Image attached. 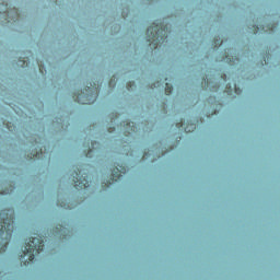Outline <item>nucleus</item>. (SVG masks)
<instances>
[{
  "label": "nucleus",
  "mask_w": 280,
  "mask_h": 280,
  "mask_svg": "<svg viewBox=\"0 0 280 280\" xmlns=\"http://www.w3.org/2000/svg\"><path fill=\"white\" fill-rule=\"evenodd\" d=\"M98 95V88L88 86V89H85L84 91H81L80 93H74L73 100L74 102H78V104H94Z\"/></svg>",
  "instance_id": "4"
},
{
  "label": "nucleus",
  "mask_w": 280,
  "mask_h": 280,
  "mask_svg": "<svg viewBox=\"0 0 280 280\" xmlns=\"http://www.w3.org/2000/svg\"><path fill=\"white\" fill-rule=\"evenodd\" d=\"M222 38H220V36H217L214 39H213V47H215V49H218V47H220L222 45Z\"/></svg>",
  "instance_id": "11"
},
{
  "label": "nucleus",
  "mask_w": 280,
  "mask_h": 280,
  "mask_svg": "<svg viewBox=\"0 0 280 280\" xmlns=\"http://www.w3.org/2000/svg\"><path fill=\"white\" fill-rule=\"evenodd\" d=\"M132 88H135V82H128L127 83L128 91H130Z\"/></svg>",
  "instance_id": "15"
},
{
  "label": "nucleus",
  "mask_w": 280,
  "mask_h": 280,
  "mask_svg": "<svg viewBox=\"0 0 280 280\" xmlns=\"http://www.w3.org/2000/svg\"><path fill=\"white\" fill-rule=\"evenodd\" d=\"M7 128H10V125H7Z\"/></svg>",
  "instance_id": "25"
},
{
  "label": "nucleus",
  "mask_w": 280,
  "mask_h": 280,
  "mask_svg": "<svg viewBox=\"0 0 280 280\" xmlns=\"http://www.w3.org/2000/svg\"><path fill=\"white\" fill-rule=\"evenodd\" d=\"M71 176L75 189H89V176H83L82 170L77 167V171L72 172Z\"/></svg>",
  "instance_id": "5"
},
{
  "label": "nucleus",
  "mask_w": 280,
  "mask_h": 280,
  "mask_svg": "<svg viewBox=\"0 0 280 280\" xmlns=\"http://www.w3.org/2000/svg\"><path fill=\"white\" fill-rule=\"evenodd\" d=\"M223 60H226V62H233V60H231V59L229 58V55H225V56L223 57Z\"/></svg>",
  "instance_id": "19"
},
{
  "label": "nucleus",
  "mask_w": 280,
  "mask_h": 280,
  "mask_svg": "<svg viewBox=\"0 0 280 280\" xmlns=\"http://www.w3.org/2000/svg\"><path fill=\"white\" fill-rule=\"evenodd\" d=\"M60 226V229H62V225H59Z\"/></svg>",
  "instance_id": "26"
},
{
  "label": "nucleus",
  "mask_w": 280,
  "mask_h": 280,
  "mask_svg": "<svg viewBox=\"0 0 280 280\" xmlns=\"http://www.w3.org/2000/svg\"><path fill=\"white\" fill-rule=\"evenodd\" d=\"M100 149V144L97 141H92L91 142V148H89L88 152L85 153V156L88 159H91V156H93V150H97Z\"/></svg>",
  "instance_id": "9"
},
{
  "label": "nucleus",
  "mask_w": 280,
  "mask_h": 280,
  "mask_svg": "<svg viewBox=\"0 0 280 280\" xmlns=\"http://www.w3.org/2000/svg\"><path fill=\"white\" fill-rule=\"evenodd\" d=\"M108 132H115V127L108 129Z\"/></svg>",
  "instance_id": "22"
},
{
  "label": "nucleus",
  "mask_w": 280,
  "mask_h": 280,
  "mask_svg": "<svg viewBox=\"0 0 280 280\" xmlns=\"http://www.w3.org/2000/svg\"><path fill=\"white\" fill-rule=\"evenodd\" d=\"M14 233V210L0 211V253L8 250V244Z\"/></svg>",
  "instance_id": "1"
},
{
  "label": "nucleus",
  "mask_w": 280,
  "mask_h": 280,
  "mask_svg": "<svg viewBox=\"0 0 280 280\" xmlns=\"http://www.w3.org/2000/svg\"><path fill=\"white\" fill-rule=\"evenodd\" d=\"M116 82H115V77H113L109 81V86H115Z\"/></svg>",
  "instance_id": "17"
},
{
  "label": "nucleus",
  "mask_w": 280,
  "mask_h": 280,
  "mask_svg": "<svg viewBox=\"0 0 280 280\" xmlns=\"http://www.w3.org/2000/svg\"><path fill=\"white\" fill-rule=\"evenodd\" d=\"M267 30H269V32H275V30H277V25H275V24L268 25Z\"/></svg>",
  "instance_id": "14"
},
{
  "label": "nucleus",
  "mask_w": 280,
  "mask_h": 280,
  "mask_svg": "<svg viewBox=\"0 0 280 280\" xmlns=\"http://www.w3.org/2000/svg\"><path fill=\"white\" fill-rule=\"evenodd\" d=\"M45 248V241L43 240V236H32L28 238V242L25 243V246L22 247V255L21 258L27 257L28 255V261L27 264H32L34 259L36 258V255H40Z\"/></svg>",
  "instance_id": "3"
},
{
  "label": "nucleus",
  "mask_w": 280,
  "mask_h": 280,
  "mask_svg": "<svg viewBox=\"0 0 280 280\" xmlns=\"http://www.w3.org/2000/svg\"><path fill=\"white\" fill-rule=\"evenodd\" d=\"M226 89H230V92H233V89H231V84H228Z\"/></svg>",
  "instance_id": "24"
},
{
  "label": "nucleus",
  "mask_w": 280,
  "mask_h": 280,
  "mask_svg": "<svg viewBox=\"0 0 280 280\" xmlns=\"http://www.w3.org/2000/svg\"><path fill=\"white\" fill-rule=\"evenodd\" d=\"M128 170L124 165L114 166L112 170V178L108 180L105 185L108 187L109 185H113V183H117L119 178H121L122 174H126Z\"/></svg>",
  "instance_id": "6"
},
{
  "label": "nucleus",
  "mask_w": 280,
  "mask_h": 280,
  "mask_svg": "<svg viewBox=\"0 0 280 280\" xmlns=\"http://www.w3.org/2000/svg\"><path fill=\"white\" fill-rule=\"evenodd\" d=\"M176 128L178 130H184V132H194V130H196V124L190 122L185 126V122L180 119L179 122L176 124Z\"/></svg>",
  "instance_id": "8"
},
{
  "label": "nucleus",
  "mask_w": 280,
  "mask_h": 280,
  "mask_svg": "<svg viewBox=\"0 0 280 280\" xmlns=\"http://www.w3.org/2000/svg\"><path fill=\"white\" fill-rule=\"evenodd\" d=\"M234 91H235V93H236L237 95H240V93H242V90H240V89L237 88V85H234Z\"/></svg>",
  "instance_id": "18"
},
{
  "label": "nucleus",
  "mask_w": 280,
  "mask_h": 280,
  "mask_svg": "<svg viewBox=\"0 0 280 280\" xmlns=\"http://www.w3.org/2000/svg\"><path fill=\"white\" fill-rule=\"evenodd\" d=\"M20 62H22L21 67H27V61L25 59L20 58Z\"/></svg>",
  "instance_id": "16"
},
{
  "label": "nucleus",
  "mask_w": 280,
  "mask_h": 280,
  "mask_svg": "<svg viewBox=\"0 0 280 280\" xmlns=\"http://www.w3.org/2000/svg\"><path fill=\"white\" fill-rule=\"evenodd\" d=\"M253 32H254V34H257V32H259V26H254Z\"/></svg>",
  "instance_id": "20"
},
{
  "label": "nucleus",
  "mask_w": 280,
  "mask_h": 280,
  "mask_svg": "<svg viewBox=\"0 0 280 280\" xmlns=\"http://www.w3.org/2000/svg\"><path fill=\"white\" fill-rule=\"evenodd\" d=\"M203 80H205L206 86H209V80H207V79H203Z\"/></svg>",
  "instance_id": "23"
},
{
  "label": "nucleus",
  "mask_w": 280,
  "mask_h": 280,
  "mask_svg": "<svg viewBox=\"0 0 280 280\" xmlns=\"http://www.w3.org/2000/svg\"><path fill=\"white\" fill-rule=\"evenodd\" d=\"M28 158L31 159H42L43 158V148H39L38 151H33Z\"/></svg>",
  "instance_id": "10"
},
{
  "label": "nucleus",
  "mask_w": 280,
  "mask_h": 280,
  "mask_svg": "<svg viewBox=\"0 0 280 280\" xmlns=\"http://www.w3.org/2000/svg\"><path fill=\"white\" fill-rule=\"evenodd\" d=\"M145 159H148V153H144V154L142 155V160L145 161Z\"/></svg>",
  "instance_id": "21"
},
{
  "label": "nucleus",
  "mask_w": 280,
  "mask_h": 280,
  "mask_svg": "<svg viewBox=\"0 0 280 280\" xmlns=\"http://www.w3.org/2000/svg\"><path fill=\"white\" fill-rule=\"evenodd\" d=\"M39 72L42 75H45V73H47V70L45 69V67H43V65H39Z\"/></svg>",
  "instance_id": "13"
},
{
  "label": "nucleus",
  "mask_w": 280,
  "mask_h": 280,
  "mask_svg": "<svg viewBox=\"0 0 280 280\" xmlns=\"http://www.w3.org/2000/svg\"><path fill=\"white\" fill-rule=\"evenodd\" d=\"M120 126H124V133L125 137H130L137 132V125L133 121L126 120L120 124Z\"/></svg>",
  "instance_id": "7"
},
{
  "label": "nucleus",
  "mask_w": 280,
  "mask_h": 280,
  "mask_svg": "<svg viewBox=\"0 0 280 280\" xmlns=\"http://www.w3.org/2000/svg\"><path fill=\"white\" fill-rule=\"evenodd\" d=\"M167 25L163 22H153L147 30V40L149 45L153 46V49H156L161 43L167 40Z\"/></svg>",
  "instance_id": "2"
},
{
  "label": "nucleus",
  "mask_w": 280,
  "mask_h": 280,
  "mask_svg": "<svg viewBox=\"0 0 280 280\" xmlns=\"http://www.w3.org/2000/svg\"><path fill=\"white\" fill-rule=\"evenodd\" d=\"M172 91H174V88L170 83H166V85H165V94L166 95H172Z\"/></svg>",
  "instance_id": "12"
}]
</instances>
